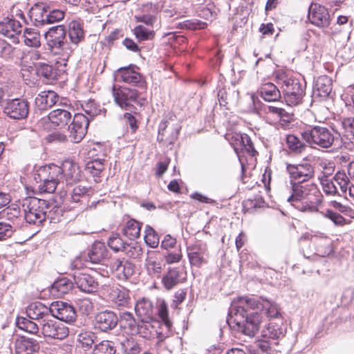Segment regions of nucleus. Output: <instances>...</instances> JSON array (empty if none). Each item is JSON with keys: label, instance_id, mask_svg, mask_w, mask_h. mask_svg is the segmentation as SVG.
<instances>
[{"label": "nucleus", "instance_id": "obj_1", "mask_svg": "<svg viewBox=\"0 0 354 354\" xmlns=\"http://www.w3.org/2000/svg\"><path fill=\"white\" fill-rule=\"evenodd\" d=\"M292 194L287 201L295 209L303 212H317L322 202L321 193L313 183H292Z\"/></svg>", "mask_w": 354, "mask_h": 354}, {"label": "nucleus", "instance_id": "obj_2", "mask_svg": "<svg viewBox=\"0 0 354 354\" xmlns=\"http://www.w3.org/2000/svg\"><path fill=\"white\" fill-rule=\"evenodd\" d=\"M237 306H232L230 310V317L227 319L228 324L243 334L250 337H254L259 331L262 322V316L258 312H248L250 306L241 303V297Z\"/></svg>", "mask_w": 354, "mask_h": 354}, {"label": "nucleus", "instance_id": "obj_3", "mask_svg": "<svg viewBox=\"0 0 354 354\" xmlns=\"http://www.w3.org/2000/svg\"><path fill=\"white\" fill-rule=\"evenodd\" d=\"M302 138L310 147L328 149L339 144V136L333 129L324 126L310 127L301 132Z\"/></svg>", "mask_w": 354, "mask_h": 354}, {"label": "nucleus", "instance_id": "obj_4", "mask_svg": "<svg viewBox=\"0 0 354 354\" xmlns=\"http://www.w3.org/2000/svg\"><path fill=\"white\" fill-rule=\"evenodd\" d=\"M276 82L283 93L288 105L295 106L301 102L304 91L299 80L286 72L279 71L276 75Z\"/></svg>", "mask_w": 354, "mask_h": 354}, {"label": "nucleus", "instance_id": "obj_5", "mask_svg": "<svg viewBox=\"0 0 354 354\" xmlns=\"http://www.w3.org/2000/svg\"><path fill=\"white\" fill-rule=\"evenodd\" d=\"M66 30L63 26L50 28L46 32V39L48 49L62 57L63 61L68 59L74 48L66 41Z\"/></svg>", "mask_w": 354, "mask_h": 354}, {"label": "nucleus", "instance_id": "obj_6", "mask_svg": "<svg viewBox=\"0 0 354 354\" xmlns=\"http://www.w3.org/2000/svg\"><path fill=\"white\" fill-rule=\"evenodd\" d=\"M62 169L56 165L40 167L35 174V180L41 193H53L62 179Z\"/></svg>", "mask_w": 354, "mask_h": 354}, {"label": "nucleus", "instance_id": "obj_7", "mask_svg": "<svg viewBox=\"0 0 354 354\" xmlns=\"http://www.w3.org/2000/svg\"><path fill=\"white\" fill-rule=\"evenodd\" d=\"M22 208L25 219L28 223L39 225L46 220L50 205L46 200L28 197L23 200Z\"/></svg>", "mask_w": 354, "mask_h": 354}, {"label": "nucleus", "instance_id": "obj_8", "mask_svg": "<svg viewBox=\"0 0 354 354\" xmlns=\"http://www.w3.org/2000/svg\"><path fill=\"white\" fill-rule=\"evenodd\" d=\"M112 95L115 103L121 109L131 111L136 113V106L142 107L146 102V99L140 97L139 93L134 88H130L124 86L116 88L113 86Z\"/></svg>", "mask_w": 354, "mask_h": 354}, {"label": "nucleus", "instance_id": "obj_9", "mask_svg": "<svg viewBox=\"0 0 354 354\" xmlns=\"http://www.w3.org/2000/svg\"><path fill=\"white\" fill-rule=\"evenodd\" d=\"M286 171L290 178V183H306L313 178L315 167L309 162L299 164H286Z\"/></svg>", "mask_w": 354, "mask_h": 354}, {"label": "nucleus", "instance_id": "obj_10", "mask_svg": "<svg viewBox=\"0 0 354 354\" xmlns=\"http://www.w3.org/2000/svg\"><path fill=\"white\" fill-rule=\"evenodd\" d=\"M241 303L250 306L252 310H264L270 318H278L281 316V309L279 305L266 298L241 297Z\"/></svg>", "mask_w": 354, "mask_h": 354}, {"label": "nucleus", "instance_id": "obj_11", "mask_svg": "<svg viewBox=\"0 0 354 354\" xmlns=\"http://www.w3.org/2000/svg\"><path fill=\"white\" fill-rule=\"evenodd\" d=\"M89 124V118L82 113H76L68 127L69 138L74 143H79L85 136Z\"/></svg>", "mask_w": 354, "mask_h": 354}, {"label": "nucleus", "instance_id": "obj_12", "mask_svg": "<svg viewBox=\"0 0 354 354\" xmlns=\"http://www.w3.org/2000/svg\"><path fill=\"white\" fill-rule=\"evenodd\" d=\"M2 106L4 113L14 120L24 119L29 112V104L25 100L19 98L9 100Z\"/></svg>", "mask_w": 354, "mask_h": 354}, {"label": "nucleus", "instance_id": "obj_13", "mask_svg": "<svg viewBox=\"0 0 354 354\" xmlns=\"http://www.w3.org/2000/svg\"><path fill=\"white\" fill-rule=\"evenodd\" d=\"M187 256L192 266L201 267L207 262L208 252L207 244L196 241L187 247Z\"/></svg>", "mask_w": 354, "mask_h": 354}, {"label": "nucleus", "instance_id": "obj_14", "mask_svg": "<svg viewBox=\"0 0 354 354\" xmlns=\"http://www.w3.org/2000/svg\"><path fill=\"white\" fill-rule=\"evenodd\" d=\"M51 317L66 323H72L75 321L77 314L71 304L58 301L51 304Z\"/></svg>", "mask_w": 354, "mask_h": 354}, {"label": "nucleus", "instance_id": "obj_15", "mask_svg": "<svg viewBox=\"0 0 354 354\" xmlns=\"http://www.w3.org/2000/svg\"><path fill=\"white\" fill-rule=\"evenodd\" d=\"M40 324L42 334L45 337L63 339L68 335V329L63 324L53 319L48 318Z\"/></svg>", "mask_w": 354, "mask_h": 354}, {"label": "nucleus", "instance_id": "obj_16", "mask_svg": "<svg viewBox=\"0 0 354 354\" xmlns=\"http://www.w3.org/2000/svg\"><path fill=\"white\" fill-rule=\"evenodd\" d=\"M308 17L310 21L318 27L326 28L330 23L328 10L319 3H311L308 8Z\"/></svg>", "mask_w": 354, "mask_h": 354}, {"label": "nucleus", "instance_id": "obj_17", "mask_svg": "<svg viewBox=\"0 0 354 354\" xmlns=\"http://www.w3.org/2000/svg\"><path fill=\"white\" fill-rule=\"evenodd\" d=\"M186 275L183 268L169 267L162 277V283L166 290H171L178 284L183 283L186 279Z\"/></svg>", "mask_w": 354, "mask_h": 354}, {"label": "nucleus", "instance_id": "obj_18", "mask_svg": "<svg viewBox=\"0 0 354 354\" xmlns=\"http://www.w3.org/2000/svg\"><path fill=\"white\" fill-rule=\"evenodd\" d=\"M21 31V24L15 19L6 18L0 22V34L12 39L14 43L19 42V37Z\"/></svg>", "mask_w": 354, "mask_h": 354}, {"label": "nucleus", "instance_id": "obj_19", "mask_svg": "<svg viewBox=\"0 0 354 354\" xmlns=\"http://www.w3.org/2000/svg\"><path fill=\"white\" fill-rule=\"evenodd\" d=\"M73 279L77 288L86 293L94 292L97 290L98 283L90 274L81 272L73 274Z\"/></svg>", "mask_w": 354, "mask_h": 354}, {"label": "nucleus", "instance_id": "obj_20", "mask_svg": "<svg viewBox=\"0 0 354 354\" xmlns=\"http://www.w3.org/2000/svg\"><path fill=\"white\" fill-rule=\"evenodd\" d=\"M111 269L118 279L126 280L133 274L135 266L128 260L118 259L111 263Z\"/></svg>", "mask_w": 354, "mask_h": 354}, {"label": "nucleus", "instance_id": "obj_21", "mask_svg": "<svg viewBox=\"0 0 354 354\" xmlns=\"http://www.w3.org/2000/svg\"><path fill=\"white\" fill-rule=\"evenodd\" d=\"M95 319L96 328L103 332L113 329L118 322L117 315L111 310L98 313L95 315Z\"/></svg>", "mask_w": 354, "mask_h": 354}, {"label": "nucleus", "instance_id": "obj_22", "mask_svg": "<svg viewBox=\"0 0 354 354\" xmlns=\"http://www.w3.org/2000/svg\"><path fill=\"white\" fill-rule=\"evenodd\" d=\"M26 315L30 319H35L41 324L51 317V305L48 307L41 302L31 303L26 308Z\"/></svg>", "mask_w": 354, "mask_h": 354}, {"label": "nucleus", "instance_id": "obj_23", "mask_svg": "<svg viewBox=\"0 0 354 354\" xmlns=\"http://www.w3.org/2000/svg\"><path fill=\"white\" fill-rule=\"evenodd\" d=\"M48 120V121H40V123L49 122L53 128H62L66 126L71 120V113L65 109H55L49 113Z\"/></svg>", "mask_w": 354, "mask_h": 354}, {"label": "nucleus", "instance_id": "obj_24", "mask_svg": "<svg viewBox=\"0 0 354 354\" xmlns=\"http://www.w3.org/2000/svg\"><path fill=\"white\" fill-rule=\"evenodd\" d=\"M332 91V80L326 75L317 78L313 86V95L314 97L326 99Z\"/></svg>", "mask_w": 354, "mask_h": 354}, {"label": "nucleus", "instance_id": "obj_25", "mask_svg": "<svg viewBox=\"0 0 354 354\" xmlns=\"http://www.w3.org/2000/svg\"><path fill=\"white\" fill-rule=\"evenodd\" d=\"M62 178L64 177L67 184H73L80 180L81 171L78 165L72 160H66L60 167Z\"/></svg>", "mask_w": 354, "mask_h": 354}, {"label": "nucleus", "instance_id": "obj_26", "mask_svg": "<svg viewBox=\"0 0 354 354\" xmlns=\"http://www.w3.org/2000/svg\"><path fill=\"white\" fill-rule=\"evenodd\" d=\"M108 298L119 307L127 306L130 300L129 290L121 286L110 287L108 289Z\"/></svg>", "mask_w": 354, "mask_h": 354}, {"label": "nucleus", "instance_id": "obj_27", "mask_svg": "<svg viewBox=\"0 0 354 354\" xmlns=\"http://www.w3.org/2000/svg\"><path fill=\"white\" fill-rule=\"evenodd\" d=\"M68 35L71 46L73 48L84 39L85 32L83 24L77 20L71 21L68 25Z\"/></svg>", "mask_w": 354, "mask_h": 354}, {"label": "nucleus", "instance_id": "obj_28", "mask_svg": "<svg viewBox=\"0 0 354 354\" xmlns=\"http://www.w3.org/2000/svg\"><path fill=\"white\" fill-rule=\"evenodd\" d=\"M116 76L118 79L125 83L136 84L140 87L145 86V81L142 80L140 74L131 68H121L118 69Z\"/></svg>", "mask_w": 354, "mask_h": 354}, {"label": "nucleus", "instance_id": "obj_29", "mask_svg": "<svg viewBox=\"0 0 354 354\" xmlns=\"http://www.w3.org/2000/svg\"><path fill=\"white\" fill-rule=\"evenodd\" d=\"M57 94L53 91L41 92L35 100V106L39 110H46L52 107L58 101Z\"/></svg>", "mask_w": 354, "mask_h": 354}, {"label": "nucleus", "instance_id": "obj_30", "mask_svg": "<svg viewBox=\"0 0 354 354\" xmlns=\"http://www.w3.org/2000/svg\"><path fill=\"white\" fill-rule=\"evenodd\" d=\"M135 311L141 319H152L154 315L152 301L146 297L139 299L135 304Z\"/></svg>", "mask_w": 354, "mask_h": 354}, {"label": "nucleus", "instance_id": "obj_31", "mask_svg": "<svg viewBox=\"0 0 354 354\" xmlns=\"http://www.w3.org/2000/svg\"><path fill=\"white\" fill-rule=\"evenodd\" d=\"M39 348L37 340L32 338L20 337L15 342V352L17 354H32Z\"/></svg>", "mask_w": 354, "mask_h": 354}, {"label": "nucleus", "instance_id": "obj_32", "mask_svg": "<svg viewBox=\"0 0 354 354\" xmlns=\"http://www.w3.org/2000/svg\"><path fill=\"white\" fill-rule=\"evenodd\" d=\"M108 250L104 243L100 241L95 242L87 254L90 262L93 263H101L108 257Z\"/></svg>", "mask_w": 354, "mask_h": 354}, {"label": "nucleus", "instance_id": "obj_33", "mask_svg": "<svg viewBox=\"0 0 354 354\" xmlns=\"http://www.w3.org/2000/svg\"><path fill=\"white\" fill-rule=\"evenodd\" d=\"M259 93L261 98L267 102H277L281 98L280 90L271 82L262 84L259 89Z\"/></svg>", "mask_w": 354, "mask_h": 354}, {"label": "nucleus", "instance_id": "obj_34", "mask_svg": "<svg viewBox=\"0 0 354 354\" xmlns=\"http://www.w3.org/2000/svg\"><path fill=\"white\" fill-rule=\"evenodd\" d=\"M47 9L43 3H37L32 6L29 11V17L35 26L41 27L46 26L45 17H46Z\"/></svg>", "mask_w": 354, "mask_h": 354}, {"label": "nucleus", "instance_id": "obj_35", "mask_svg": "<svg viewBox=\"0 0 354 354\" xmlns=\"http://www.w3.org/2000/svg\"><path fill=\"white\" fill-rule=\"evenodd\" d=\"M37 73L43 77L47 83H52L61 76L62 72L52 65L41 64L37 68Z\"/></svg>", "mask_w": 354, "mask_h": 354}, {"label": "nucleus", "instance_id": "obj_36", "mask_svg": "<svg viewBox=\"0 0 354 354\" xmlns=\"http://www.w3.org/2000/svg\"><path fill=\"white\" fill-rule=\"evenodd\" d=\"M267 113L276 116L279 125L283 129H286L292 120V115L280 107L268 106Z\"/></svg>", "mask_w": 354, "mask_h": 354}, {"label": "nucleus", "instance_id": "obj_37", "mask_svg": "<svg viewBox=\"0 0 354 354\" xmlns=\"http://www.w3.org/2000/svg\"><path fill=\"white\" fill-rule=\"evenodd\" d=\"M145 267L147 273L153 277L160 278L162 273V262L160 259L151 254L145 260Z\"/></svg>", "mask_w": 354, "mask_h": 354}, {"label": "nucleus", "instance_id": "obj_38", "mask_svg": "<svg viewBox=\"0 0 354 354\" xmlns=\"http://www.w3.org/2000/svg\"><path fill=\"white\" fill-rule=\"evenodd\" d=\"M73 287V283L67 278L62 277L55 281L51 286L50 292L57 297L68 293Z\"/></svg>", "mask_w": 354, "mask_h": 354}, {"label": "nucleus", "instance_id": "obj_39", "mask_svg": "<svg viewBox=\"0 0 354 354\" xmlns=\"http://www.w3.org/2000/svg\"><path fill=\"white\" fill-rule=\"evenodd\" d=\"M141 224L134 219L129 220L122 228L123 234L130 240H134L140 236Z\"/></svg>", "mask_w": 354, "mask_h": 354}, {"label": "nucleus", "instance_id": "obj_40", "mask_svg": "<svg viewBox=\"0 0 354 354\" xmlns=\"http://www.w3.org/2000/svg\"><path fill=\"white\" fill-rule=\"evenodd\" d=\"M24 44L32 48H38L41 46V37L39 32L34 28H26L23 35Z\"/></svg>", "mask_w": 354, "mask_h": 354}, {"label": "nucleus", "instance_id": "obj_41", "mask_svg": "<svg viewBox=\"0 0 354 354\" xmlns=\"http://www.w3.org/2000/svg\"><path fill=\"white\" fill-rule=\"evenodd\" d=\"M120 344L125 354H138L141 351L140 344L132 337H122L120 339Z\"/></svg>", "mask_w": 354, "mask_h": 354}, {"label": "nucleus", "instance_id": "obj_42", "mask_svg": "<svg viewBox=\"0 0 354 354\" xmlns=\"http://www.w3.org/2000/svg\"><path fill=\"white\" fill-rule=\"evenodd\" d=\"M104 169V160L94 159L88 162L85 166V171L92 175L95 182L99 181L100 174Z\"/></svg>", "mask_w": 354, "mask_h": 354}, {"label": "nucleus", "instance_id": "obj_43", "mask_svg": "<svg viewBox=\"0 0 354 354\" xmlns=\"http://www.w3.org/2000/svg\"><path fill=\"white\" fill-rule=\"evenodd\" d=\"M157 313L159 317L162 321V326L166 329L170 330L172 327V323L169 319L168 316V308L166 301L162 299H158L157 300Z\"/></svg>", "mask_w": 354, "mask_h": 354}, {"label": "nucleus", "instance_id": "obj_44", "mask_svg": "<svg viewBox=\"0 0 354 354\" xmlns=\"http://www.w3.org/2000/svg\"><path fill=\"white\" fill-rule=\"evenodd\" d=\"M91 189L86 186L77 185L70 193V199L74 203H82L90 195Z\"/></svg>", "mask_w": 354, "mask_h": 354}, {"label": "nucleus", "instance_id": "obj_45", "mask_svg": "<svg viewBox=\"0 0 354 354\" xmlns=\"http://www.w3.org/2000/svg\"><path fill=\"white\" fill-rule=\"evenodd\" d=\"M150 320L141 319V322L136 324L134 333H138L144 338H150L154 330V326Z\"/></svg>", "mask_w": 354, "mask_h": 354}, {"label": "nucleus", "instance_id": "obj_46", "mask_svg": "<svg viewBox=\"0 0 354 354\" xmlns=\"http://www.w3.org/2000/svg\"><path fill=\"white\" fill-rule=\"evenodd\" d=\"M16 324L19 329L27 333L37 334L39 332L37 324L26 317H18L17 318Z\"/></svg>", "mask_w": 354, "mask_h": 354}, {"label": "nucleus", "instance_id": "obj_47", "mask_svg": "<svg viewBox=\"0 0 354 354\" xmlns=\"http://www.w3.org/2000/svg\"><path fill=\"white\" fill-rule=\"evenodd\" d=\"M286 144L288 149L294 153H301L306 147V145L301 142L297 136L294 135H288L286 137Z\"/></svg>", "mask_w": 354, "mask_h": 354}, {"label": "nucleus", "instance_id": "obj_48", "mask_svg": "<svg viewBox=\"0 0 354 354\" xmlns=\"http://www.w3.org/2000/svg\"><path fill=\"white\" fill-rule=\"evenodd\" d=\"M18 50L12 46L4 39H0V57L6 60H10L16 55Z\"/></svg>", "mask_w": 354, "mask_h": 354}, {"label": "nucleus", "instance_id": "obj_49", "mask_svg": "<svg viewBox=\"0 0 354 354\" xmlns=\"http://www.w3.org/2000/svg\"><path fill=\"white\" fill-rule=\"evenodd\" d=\"M41 53L36 50H26L22 53L20 57L21 63L28 67H32L35 65V62L39 59Z\"/></svg>", "mask_w": 354, "mask_h": 354}, {"label": "nucleus", "instance_id": "obj_50", "mask_svg": "<svg viewBox=\"0 0 354 354\" xmlns=\"http://www.w3.org/2000/svg\"><path fill=\"white\" fill-rule=\"evenodd\" d=\"M133 34L139 41L152 39L155 36V32L147 28L142 25H138L133 29Z\"/></svg>", "mask_w": 354, "mask_h": 354}, {"label": "nucleus", "instance_id": "obj_51", "mask_svg": "<svg viewBox=\"0 0 354 354\" xmlns=\"http://www.w3.org/2000/svg\"><path fill=\"white\" fill-rule=\"evenodd\" d=\"M261 335L265 338L276 339L283 335V331L277 325L271 322L262 330Z\"/></svg>", "mask_w": 354, "mask_h": 354}, {"label": "nucleus", "instance_id": "obj_52", "mask_svg": "<svg viewBox=\"0 0 354 354\" xmlns=\"http://www.w3.org/2000/svg\"><path fill=\"white\" fill-rule=\"evenodd\" d=\"M333 178L335 184L339 187L342 193L345 194L350 187V177H348L344 171H338Z\"/></svg>", "mask_w": 354, "mask_h": 354}, {"label": "nucleus", "instance_id": "obj_53", "mask_svg": "<svg viewBox=\"0 0 354 354\" xmlns=\"http://www.w3.org/2000/svg\"><path fill=\"white\" fill-rule=\"evenodd\" d=\"M115 348L112 342L104 340L96 344L93 354H115Z\"/></svg>", "mask_w": 354, "mask_h": 354}, {"label": "nucleus", "instance_id": "obj_54", "mask_svg": "<svg viewBox=\"0 0 354 354\" xmlns=\"http://www.w3.org/2000/svg\"><path fill=\"white\" fill-rule=\"evenodd\" d=\"M344 136L351 142H354V118H345L342 120Z\"/></svg>", "mask_w": 354, "mask_h": 354}, {"label": "nucleus", "instance_id": "obj_55", "mask_svg": "<svg viewBox=\"0 0 354 354\" xmlns=\"http://www.w3.org/2000/svg\"><path fill=\"white\" fill-rule=\"evenodd\" d=\"M120 324L124 328H128L129 332L134 334L136 323L131 313L129 312L121 313Z\"/></svg>", "mask_w": 354, "mask_h": 354}, {"label": "nucleus", "instance_id": "obj_56", "mask_svg": "<svg viewBox=\"0 0 354 354\" xmlns=\"http://www.w3.org/2000/svg\"><path fill=\"white\" fill-rule=\"evenodd\" d=\"M95 338V335L91 331H83L78 335V342L84 349L90 348Z\"/></svg>", "mask_w": 354, "mask_h": 354}, {"label": "nucleus", "instance_id": "obj_57", "mask_svg": "<svg viewBox=\"0 0 354 354\" xmlns=\"http://www.w3.org/2000/svg\"><path fill=\"white\" fill-rule=\"evenodd\" d=\"M15 231V227L10 222L0 221V241L11 238Z\"/></svg>", "mask_w": 354, "mask_h": 354}, {"label": "nucleus", "instance_id": "obj_58", "mask_svg": "<svg viewBox=\"0 0 354 354\" xmlns=\"http://www.w3.org/2000/svg\"><path fill=\"white\" fill-rule=\"evenodd\" d=\"M76 308L84 315H89L93 310V304L88 298H82L76 300Z\"/></svg>", "mask_w": 354, "mask_h": 354}, {"label": "nucleus", "instance_id": "obj_59", "mask_svg": "<svg viewBox=\"0 0 354 354\" xmlns=\"http://www.w3.org/2000/svg\"><path fill=\"white\" fill-rule=\"evenodd\" d=\"M145 240L146 243L153 248H156L159 243V236L158 234L150 226L146 227Z\"/></svg>", "mask_w": 354, "mask_h": 354}, {"label": "nucleus", "instance_id": "obj_60", "mask_svg": "<svg viewBox=\"0 0 354 354\" xmlns=\"http://www.w3.org/2000/svg\"><path fill=\"white\" fill-rule=\"evenodd\" d=\"M321 183L322 185L323 192L328 196H335L336 194L340 195L338 192L337 188L333 178L332 179H328L327 178H323L321 179Z\"/></svg>", "mask_w": 354, "mask_h": 354}, {"label": "nucleus", "instance_id": "obj_61", "mask_svg": "<svg viewBox=\"0 0 354 354\" xmlns=\"http://www.w3.org/2000/svg\"><path fill=\"white\" fill-rule=\"evenodd\" d=\"M126 244L118 234H113L108 241V245L110 248L115 252L123 251Z\"/></svg>", "mask_w": 354, "mask_h": 354}, {"label": "nucleus", "instance_id": "obj_62", "mask_svg": "<svg viewBox=\"0 0 354 354\" xmlns=\"http://www.w3.org/2000/svg\"><path fill=\"white\" fill-rule=\"evenodd\" d=\"M182 257L183 254L180 246L173 251H167L164 255L165 262L167 264L178 263L182 259Z\"/></svg>", "mask_w": 354, "mask_h": 354}, {"label": "nucleus", "instance_id": "obj_63", "mask_svg": "<svg viewBox=\"0 0 354 354\" xmlns=\"http://www.w3.org/2000/svg\"><path fill=\"white\" fill-rule=\"evenodd\" d=\"M64 12L61 10H53L48 11L47 10L46 17H45L46 25L59 22L64 18Z\"/></svg>", "mask_w": 354, "mask_h": 354}, {"label": "nucleus", "instance_id": "obj_64", "mask_svg": "<svg viewBox=\"0 0 354 354\" xmlns=\"http://www.w3.org/2000/svg\"><path fill=\"white\" fill-rule=\"evenodd\" d=\"M15 91V87L12 83H0V103L11 97Z\"/></svg>", "mask_w": 354, "mask_h": 354}]
</instances>
